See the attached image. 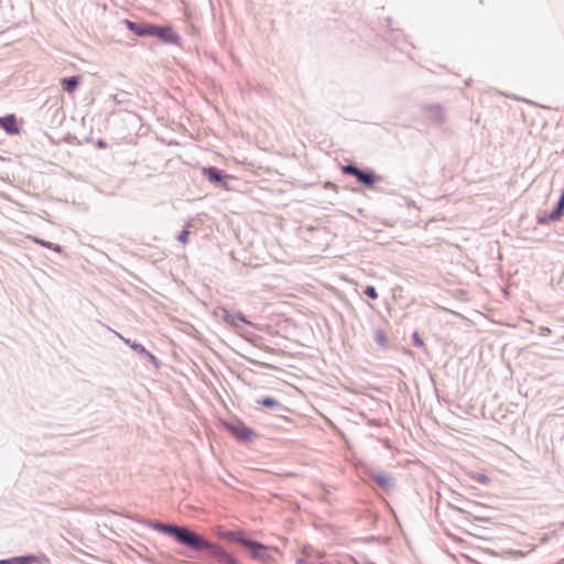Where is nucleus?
<instances>
[{"label": "nucleus", "instance_id": "obj_11", "mask_svg": "<svg viewBox=\"0 0 564 564\" xmlns=\"http://www.w3.org/2000/svg\"><path fill=\"white\" fill-rule=\"evenodd\" d=\"M564 214V188L562 195L560 197L557 207L554 212L551 213L550 219L553 221L560 220Z\"/></svg>", "mask_w": 564, "mask_h": 564}, {"label": "nucleus", "instance_id": "obj_19", "mask_svg": "<svg viewBox=\"0 0 564 564\" xmlns=\"http://www.w3.org/2000/svg\"><path fill=\"white\" fill-rule=\"evenodd\" d=\"M144 358H147L149 361H151L155 367L159 366V361L156 357L151 354L150 351L145 350V352L142 355Z\"/></svg>", "mask_w": 564, "mask_h": 564}, {"label": "nucleus", "instance_id": "obj_22", "mask_svg": "<svg viewBox=\"0 0 564 564\" xmlns=\"http://www.w3.org/2000/svg\"><path fill=\"white\" fill-rule=\"evenodd\" d=\"M413 343L415 346H419V347H423L424 346V341L423 339L419 336L417 333H414L413 334Z\"/></svg>", "mask_w": 564, "mask_h": 564}, {"label": "nucleus", "instance_id": "obj_14", "mask_svg": "<svg viewBox=\"0 0 564 564\" xmlns=\"http://www.w3.org/2000/svg\"><path fill=\"white\" fill-rule=\"evenodd\" d=\"M469 477L477 481V482H480L482 485H488L490 482V478L484 474H479V473H470L469 474Z\"/></svg>", "mask_w": 564, "mask_h": 564}, {"label": "nucleus", "instance_id": "obj_3", "mask_svg": "<svg viewBox=\"0 0 564 564\" xmlns=\"http://www.w3.org/2000/svg\"><path fill=\"white\" fill-rule=\"evenodd\" d=\"M225 426L239 441L248 442L254 437V433L241 422L226 423Z\"/></svg>", "mask_w": 564, "mask_h": 564}, {"label": "nucleus", "instance_id": "obj_4", "mask_svg": "<svg viewBox=\"0 0 564 564\" xmlns=\"http://www.w3.org/2000/svg\"><path fill=\"white\" fill-rule=\"evenodd\" d=\"M151 31L150 36H156L165 43L175 44L180 40V36L169 26H158L152 24Z\"/></svg>", "mask_w": 564, "mask_h": 564}, {"label": "nucleus", "instance_id": "obj_25", "mask_svg": "<svg viewBox=\"0 0 564 564\" xmlns=\"http://www.w3.org/2000/svg\"><path fill=\"white\" fill-rule=\"evenodd\" d=\"M213 177H214V181H218L219 180V175L216 172H214Z\"/></svg>", "mask_w": 564, "mask_h": 564}, {"label": "nucleus", "instance_id": "obj_10", "mask_svg": "<svg viewBox=\"0 0 564 564\" xmlns=\"http://www.w3.org/2000/svg\"><path fill=\"white\" fill-rule=\"evenodd\" d=\"M214 561L219 564H238V562L229 554L223 552L214 545Z\"/></svg>", "mask_w": 564, "mask_h": 564}, {"label": "nucleus", "instance_id": "obj_2", "mask_svg": "<svg viewBox=\"0 0 564 564\" xmlns=\"http://www.w3.org/2000/svg\"><path fill=\"white\" fill-rule=\"evenodd\" d=\"M229 535L234 540L240 542L245 547H247L254 558L261 561H267L269 558V547H267L265 545L258 543L256 541L245 539L241 532L229 533Z\"/></svg>", "mask_w": 564, "mask_h": 564}, {"label": "nucleus", "instance_id": "obj_5", "mask_svg": "<svg viewBox=\"0 0 564 564\" xmlns=\"http://www.w3.org/2000/svg\"><path fill=\"white\" fill-rule=\"evenodd\" d=\"M122 23L127 26V29L133 32L138 36H150L151 35V23L147 22H135L128 19L122 20Z\"/></svg>", "mask_w": 564, "mask_h": 564}, {"label": "nucleus", "instance_id": "obj_18", "mask_svg": "<svg viewBox=\"0 0 564 564\" xmlns=\"http://www.w3.org/2000/svg\"><path fill=\"white\" fill-rule=\"evenodd\" d=\"M376 481L381 485V486H387L390 484L391 481V478L390 476L388 475H379V476H376Z\"/></svg>", "mask_w": 564, "mask_h": 564}, {"label": "nucleus", "instance_id": "obj_7", "mask_svg": "<svg viewBox=\"0 0 564 564\" xmlns=\"http://www.w3.org/2000/svg\"><path fill=\"white\" fill-rule=\"evenodd\" d=\"M0 126L10 135L19 132L14 115H8L0 118Z\"/></svg>", "mask_w": 564, "mask_h": 564}, {"label": "nucleus", "instance_id": "obj_16", "mask_svg": "<svg viewBox=\"0 0 564 564\" xmlns=\"http://www.w3.org/2000/svg\"><path fill=\"white\" fill-rule=\"evenodd\" d=\"M124 343L127 345H129L131 347V349H133L134 351H137L138 354H140L141 356L145 352V348L142 344H139V343H135V341H131L130 339H123Z\"/></svg>", "mask_w": 564, "mask_h": 564}, {"label": "nucleus", "instance_id": "obj_6", "mask_svg": "<svg viewBox=\"0 0 564 564\" xmlns=\"http://www.w3.org/2000/svg\"><path fill=\"white\" fill-rule=\"evenodd\" d=\"M345 174L355 175L361 183L371 186L373 184V175L371 173L364 172L354 165H346L343 167Z\"/></svg>", "mask_w": 564, "mask_h": 564}, {"label": "nucleus", "instance_id": "obj_13", "mask_svg": "<svg viewBox=\"0 0 564 564\" xmlns=\"http://www.w3.org/2000/svg\"><path fill=\"white\" fill-rule=\"evenodd\" d=\"M33 241L45 247V248H48V249H52L54 250L55 252H61L62 251V247L59 245H55L53 242H50V241H46V240H43V239H40V238H33Z\"/></svg>", "mask_w": 564, "mask_h": 564}, {"label": "nucleus", "instance_id": "obj_12", "mask_svg": "<svg viewBox=\"0 0 564 564\" xmlns=\"http://www.w3.org/2000/svg\"><path fill=\"white\" fill-rule=\"evenodd\" d=\"M109 100L113 102V105H123L129 100V94L127 91H120L118 94H112L109 96Z\"/></svg>", "mask_w": 564, "mask_h": 564}, {"label": "nucleus", "instance_id": "obj_17", "mask_svg": "<svg viewBox=\"0 0 564 564\" xmlns=\"http://www.w3.org/2000/svg\"><path fill=\"white\" fill-rule=\"evenodd\" d=\"M259 403L267 408H273L278 405V401L273 398H263L259 401Z\"/></svg>", "mask_w": 564, "mask_h": 564}, {"label": "nucleus", "instance_id": "obj_21", "mask_svg": "<svg viewBox=\"0 0 564 564\" xmlns=\"http://www.w3.org/2000/svg\"><path fill=\"white\" fill-rule=\"evenodd\" d=\"M187 238H188V230H186V229L182 230L177 236V240L182 243H185L187 241Z\"/></svg>", "mask_w": 564, "mask_h": 564}, {"label": "nucleus", "instance_id": "obj_9", "mask_svg": "<svg viewBox=\"0 0 564 564\" xmlns=\"http://www.w3.org/2000/svg\"><path fill=\"white\" fill-rule=\"evenodd\" d=\"M80 83V76L79 75H75V76H70V77H65L61 80V84L64 88V90H66L67 93H74L78 85Z\"/></svg>", "mask_w": 564, "mask_h": 564}, {"label": "nucleus", "instance_id": "obj_15", "mask_svg": "<svg viewBox=\"0 0 564 564\" xmlns=\"http://www.w3.org/2000/svg\"><path fill=\"white\" fill-rule=\"evenodd\" d=\"M375 339H376L377 344L382 346V347H384L387 345V343H388L387 335H386V333L382 329L376 330Z\"/></svg>", "mask_w": 564, "mask_h": 564}, {"label": "nucleus", "instance_id": "obj_20", "mask_svg": "<svg viewBox=\"0 0 564 564\" xmlns=\"http://www.w3.org/2000/svg\"><path fill=\"white\" fill-rule=\"evenodd\" d=\"M365 294L371 297L372 300L378 299V293L373 286H367L365 290Z\"/></svg>", "mask_w": 564, "mask_h": 564}, {"label": "nucleus", "instance_id": "obj_8", "mask_svg": "<svg viewBox=\"0 0 564 564\" xmlns=\"http://www.w3.org/2000/svg\"><path fill=\"white\" fill-rule=\"evenodd\" d=\"M36 561L37 557L34 555H22L0 560V564H32Z\"/></svg>", "mask_w": 564, "mask_h": 564}, {"label": "nucleus", "instance_id": "obj_23", "mask_svg": "<svg viewBox=\"0 0 564 564\" xmlns=\"http://www.w3.org/2000/svg\"><path fill=\"white\" fill-rule=\"evenodd\" d=\"M203 173L205 175V177L212 182V176H213V173H212V166H208V167H204L203 169Z\"/></svg>", "mask_w": 564, "mask_h": 564}, {"label": "nucleus", "instance_id": "obj_24", "mask_svg": "<svg viewBox=\"0 0 564 564\" xmlns=\"http://www.w3.org/2000/svg\"><path fill=\"white\" fill-rule=\"evenodd\" d=\"M97 147L104 149L107 147V143L102 139H99L97 141Z\"/></svg>", "mask_w": 564, "mask_h": 564}, {"label": "nucleus", "instance_id": "obj_1", "mask_svg": "<svg viewBox=\"0 0 564 564\" xmlns=\"http://www.w3.org/2000/svg\"><path fill=\"white\" fill-rule=\"evenodd\" d=\"M148 527L164 533L174 539V541L194 552L212 551V542L191 530L188 527L169 524L162 522H147Z\"/></svg>", "mask_w": 564, "mask_h": 564}]
</instances>
